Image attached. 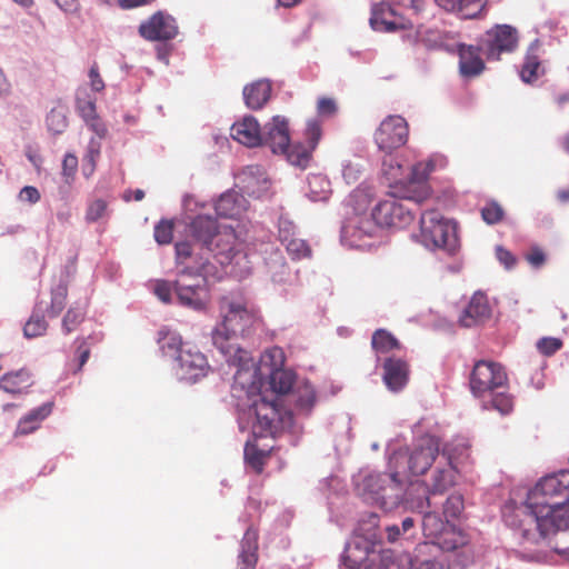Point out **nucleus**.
I'll return each mask as SVG.
<instances>
[{
	"label": "nucleus",
	"mask_w": 569,
	"mask_h": 569,
	"mask_svg": "<svg viewBox=\"0 0 569 569\" xmlns=\"http://www.w3.org/2000/svg\"><path fill=\"white\" fill-rule=\"evenodd\" d=\"M505 522L521 531L523 539L539 543L551 533L569 529V470L542 478L525 503L506 505Z\"/></svg>",
	"instance_id": "nucleus-1"
},
{
	"label": "nucleus",
	"mask_w": 569,
	"mask_h": 569,
	"mask_svg": "<svg viewBox=\"0 0 569 569\" xmlns=\"http://www.w3.org/2000/svg\"><path fill=\"white\" fill-rule=\"evenodd\" d=\"M238 337L239 335L230 332L221 325L212 331L213 346L230 366L238 368L234 373V381L244 388L247 382L254 383L257 370L253 368L249 353L239 347Z\"/></svg>",
	"instance_id": "nucleus-2"
},
{
	"label": "nucleus",
	"mask_w": 569,
	"mask_h": 569,
	"mask_svg": "<svg viewBox=\"0 0 569 569\" xmlns=\"http://www.w3.org/2000/svg\"><path fill=\"white\" fill-rule=\"evenodd\" d=\"M427 198L428 193L418 197H405L402 199L390 196L375 206L371 218L377 227L406 228L413 221L415 208H417Z\"/></svg>",
	"instance_id": "nucleus-3"
},
{
	"label": "nucleus",
	"mask_w": 569,
	"mask_h": 569,
	"mask_svg": "<svg viewBox=\"0 0 569 569\" xmlns=\"http://www.w3.org/2000/svg\"><path fill=\"white\" fill-rule=\"evenodd\" d=\"M420 241L428 249H452L456 244L455 226L437 210H427L420 217Z\"/></svg>",
	"instance_id": "nucleus-4"
},
{
	"label": "nucleus",
	"mask_w": 569,
	"mask_h": 569,
	"mask_svg": "<svg viewBox=\"0 0 569 569\" xmlns=\"http://www.w3.org/2000/svg\"><path fill=\"white\" fill-rule=\"evenodd\" d=\"M173 289L179 302L184 307L202 310L209 302L208 281L202 271H179Z\"/></svg>",
	"instance_id": "nucleus-5"
},
{
	"label": "nucleus",
	"mask_w": 569,
	"mask_h": 569,
	"mask_svg": "<svg viewBox=\"0 0 569 569\" xmlns=\"http://www.w3.org/2000/svg\"><path fill=\"white\" fill-rule=\"evenodd\" d=\"M508 383L505 368L495 361L479 360L475 363L469 378V386L475 397L481 398Z\"/></svg>",
	"instance_id": "nucleus-6"
},
{
	"label": "nucleus",
	"mask_w": 569,
	"mask_h": 569,
	"mask_svg": "<svg viewBox=\"0 0 569 569\" xmlns=\"http://www.w3.org/2000/svg\"><path fill=\"white\" fill-rule=\"evenodd\" d=\"M480 49L489 61H498L503 53H511L518 48L519 34L509 24H496L480 38Z\"/></svg>",
	"instance_id": "nucleus-7"
},
{
	"label": "nucleus",
	"mask_w": 569,
	"mask_h": 569,
	"mask_svg": "<svg viewBox=\"0 0 569 569\" xmlns=\"http://www.w3.org/2000/svg\"><path fill=\"white\" fill-rule=\"evenodd\" d=\"M250 412L253 415L251 429L256 439L274 437L280 430L282 418L274 400L261 397L253 401Z\"/></svg>",
	"instance_id": "nucleus-8"
},
{
	"label": "nucleus",
	"mask_w": 569,
	"mask_h": 569,
	"mask_svg": "<svg viewBox=\"0 0 569 569\" xmlns=\"http://www.w3.org/2000/svg\"><path fill=\"white\" fill-rule=\"evenodd\" d=\"M409 126L401 116H388L375 132V142L379 150L391 153L408 141Z\"/></svg>",
	"instance_id": "nucleus-9"
},
{
	"label": "nucleus",
	"mask_w": 569,
	"mask_h": 569,
	"mask_svg": "<svg viewBox=\"0 0 569 569\" xmlns=\"http://www.w3.org/2000/svg\"><path fill=\"white\" fill-rule=\"evenodd\" d=\"M207 250L214 253L221 264L240 263L247 258L244 243L239 240L234 229L230 226L219 227L213 243Z\"/></svg>",
	"instance_id": "nucleus-10"
},
{
	"label": "nucleus",
	"mask_w": 569,
	"mask_h": 569,
	"mask_svg": "<svg viewBox=\"0 0 569 569\" xmlns=\"http://www.w3.org/2000/svg\"><path fill=\"white\" fill-rule=\"evenodd\" d=\"M220 310L223 315L221 326L239 336L251 329L257 320L253 309L248 308L246 303L230 301L227 298L221 300Z\"/></svg>",
	"instance_id": "nucleus-11"
},
{
	"label": "nucleus",
	"mask_w": 569,
	"mask_h": 569,
	"mask_svg": "<svg viewBox=\"0 0 569 569\" xmlns=\"http://www.w3.org/2000/svg\"><path fill=\"white\" fill-rule=\"evenodd\" d=\"M322 136L321 124L318 120H309L307 122L305 139L307 146L300 142L292 143L287 153V160L295 167L300 169L308 168L312 152L316 150Z\"/></svg>",
	"instance_id": "nucleus-12"
},
{
	"label": "nucleus",
	"mask_w": 569,
	"mask_h": 569,
	"mask_svg": "<svg viewBox=\"0 0 569 569\" xmlns=\"http://www.w3.org/2000/svg\"><path fill=\"white\" fill-rule=\"evenodd\" d=\"M176 19L163 11H157L139 26L140 36L148 41H168L177 37Z\"/></svg>",
	"instance_id": "nucleus-13"
},
{
	"label": "nucleus",
	"mask_w": 569,
	"mask_h": 569,
	"mask_svg": "<svg viewBox=\"0 0 569 569\" xmlns=\"http://www.w3.org/2000/svg\"><path fill=\"white\" fill-rule=\"evenodd\" d=\"M440 452V441L435 436L421 437L409 456V469L413 475H423Z\"/></svg>",
	"instance_id": "nucleus-14"
},
{
	"label": "nucleus",
	"mask_w": 569,
	"mask_h": 569,
	"mask_svg": "<svg viewBox=\"0 0 569 569\" xmlns=\"http://www.w3.org/2000/svg\"><path fill=\"white\" fill-rule=\"evenodd\" d=\"M177 361L180 379L188 382H197L210 371L206 356L191 347L181 350Z\"/></svg>",
	"instance_id": "nucleus-15"
},
{
	"label": "nucleus",
	"mask_w": 569,
	"mask_h": 569,
	"mask_svg": "<svg viewBox=\"0 0 569 569\" xmlns=\"http://www.w3.org/2000/svg\"><path fill=\"white\" fill-rule=\"evenodd\" d=\"M260 146L268 147L273 153L287 156L292 143H290L288 121L283 117L276 116L264 126Z\"/></svg>",
	"instance_id": "nucleus-16"
},
{
	"label": "nucleus",
	"mask_w": 569,
	"mask_h": 569,
	"mask_svg": "<svg viewBox=\"0 0 569 569\" xmlns=\"http://www.w3.org/2000/svg\"><path fill=\"white\" fill-rule=\"evenodd\" d=\"M441 458L445 460V463H438L431 479L429 492L432 495L445 492L456 482L457 469L456 465L452 463V449L450 447L446 448L441 452Z\"/></svg>",
	"instance_id": "nucleus-17"
},
{
	"label": "nucleus",
	"mask_w": 569,
	"mask_h": 569,
	"mask_svg": "<svg viewBox=\"0 0 569 569\" xmlns=\"http://www.w3.org/2000/svg\"><path fill=\"white\" fill-rule=\"evenodd\" d=\"M490 313L487 297L482 292H476L459 317V323L465 328H470L487 320Z\"/></svg>",
	"instance_id": "nucleus-18"
},
{
	"label": "nucleus",
	"mask_w": 569,
	"mask_h": 569,
	"mask_svg": "<svg viewBox=\"0 0 569 569\" xmlns=\"http://www.w3.org/2000/svg\"><path fill=\"white\" fill-rule=\"evenodd\" d=\"M480 41L478 47L460 43L458 46L459 71L463 77L473 78L485 70V61L480 57Z\"/></svg>",
	"instance_id": "nucleus-19"
},
{
	"label": "nucleus",
	"mask_w": 569,
	"mask_h": 569,
	"mask_svg": "<svg viewBox=\"0 0 569 569\" xmlns=\"http://www.w3.org/2000/svg\"><path fill=\"white\" fill-rule=\"evenodd\" d=\"M409 365L400 358H387L383 362V382L391 391L401 390L408 382Z\"/></svg>",
	"instance_id": "nucleus-20"
},
{
	"label": "nucleus",
	"mask_w": 569,
	"mask_h": 569,
	"mask_svg": "<svg viewBox=\"0 0 569 569\" xmlns=\"http://www.w3.org/2000/svg\"><path fill=\"white\" fill-rule=\"evenodd\" d=\"M466 543V535L449 523L436 540L420 545L418 550L419 552H430L432 548H439L443 551H453Z\"/></svg>",
	"instance_id": "nucleus-21"
},
{
	"label": "nucleus",
	"mask_w": 569,
	"mask_h": 569,
	"mask_svg": "<svg viewBox=\"0 0 569 569\" xmlns=\"http://www.w3.org/2000/svg\"><path fill=\"white\" fill-rule=\"evenodd\" d=\"M230 131L231 137L243 146L253 148L261 144L262 132L257 119L252 116L233 123Z\"/></svg>",
	"instance_id": "nucleus-22"
},
{
	"label": "nucleus",
	"mask_w": 569,
	"mask_h": 569,
	"mask_svg": "<svg viewBox=\"0 0 569 569\" xmlns=\"http://www.w3.org/2000/svg\"><path fill=\"white\" fill-rule=\"evenodd\" d=\"M540 48L541 43L536 39L530 43L526 51L525 60L519 73L521 80L526 83L537 81L543 72L541 68Z\"/></svg>",
	"instance_id": "nucleus-23"
},
{
	"label": "nucleus",
	"mask_w": 569,
	"mask_h": 569,
	"mask_svg": "<svg viewBox=\"0 0 569 569\" xmlns=\"http://www.w3.org/2000/svg\"><path fill=\"white\" fill-rule=\"evenodd\" d=\"M247 201L243 196L229 191L220 196L217 200L214 209L219 217L227 219H236L240 217L247 209Z\"/></svg>",
	"instance_id": "nucleus-24"
},
{
	"label": "nucleus",
	"mask_w": 569,
	"mask_h": 569,
	"mask_svg": "<svg viewBox=\"0 0 569 569\" xmlns=\"http://www.w3.org/2000/svg\"><path fill=\"white\" fill-rule=\"evenodd\" d=\"M52 408L53 402L49 401L29 411L19 420L14 435L27 436L38 430L42 421L52 412Z\"/></svg>",
	"instance_id": "nucleus-25"
},
{
	"label": "nucleus",
	"mask_w": 569,
	"mask_h": 569,
	"mask_svg": "<svg viewBox=\"0 0 569 569\" xmlns=\"http://www.w3.org/2000/svg\"><path fill=\"white\" fill-rule=\"evenodd\" d=\"M271 83L268 80H258L243 88V99L248 108L261 109L270 99Z\"/></svg>",
	"instance_id": "nucleus-26"
},
{
	"label": "nucleus",
	"mask_w": 569,
	"mask_h": 569,
	"mask_svg": "<svg viewBox=\"0 0 569 569\" xmlns=\"http://www.w3.org/2000/svg\"><path fill=\"white\" fill-rule=\"evenodd\" d=\"M176 263L179 271L188 270L189 272L202 271L206 267V260L193 254L192 244L188 241H179L174 246Z\"/></svg>",
	"instance_id": "nucleus-27"
},
{
	"label": "nucleus",
	"mask_w": 569,
	"mask_h": 569,
	"mask_svg": "<svg viewBox=\"0 0 569 569\" xmlns=\"http://www.w3.org/2000/svg\"><path fill=\"white\" fill-rule=\"evenodd\" d=\"M218 229L217 221L209 216H197L190 223L192 237L201 242L206 249L213 243Z\"/></svg>",
	"instance_id": "nucleus-28"
},
{
	"label": "nucleus",
	"mask_w": 569,
	"mask_h": 569,
	"mask_svg": "<svg viewBox=\"0 0 569 569\" xmlns=\"http://www.w3.org/2000/svg\"><path fill=\"white\" fill-rule=\"evenodd\" d=\"M395 9L386 2L377 3L372 7L370 24L376 31L393 32L397 31V23L392 21Z\"/></svg>",
	"instance_id": "nucleus-29"
},
{
	"label": "nucleus",
	"mask_w": 569,
	"mask_h": 569,
	"mask_svg": "<svg viewBox=\"0 0 569 569\" xmlns=\"http://www.w3.org/2000/svg\"><path fill=\"white\" fill-rule=\"evenodd\" d=\"M33 383L32 376L29 370L20 369L3 375L0 379V389L8 393H22Z\"/></svg>",
	"instance_id": "nucleus-30"
},
{
	"label": "nucleus",
	"mask_w": 569,
	"mask_h": 569,
	"mask_svg": "<svg viewBox=\"0 0 569 569\" xmlns=\"http://www.w3.org/2000/svg\"><path fill=\"white\" fill-rule=\"evenodd\" d=\"M258 535L254 530L248 529L241 541L238 569H254L257 565Z\"/></svg>",
	"instance_id": "nucleus-31"
},
{
	"label": "nucleus",
	"mask_w": 569,
	"mask_h": 569,
	"mask_svg": "<svg viewBox=\"0 0 569 569\" xmlns=\"http://www.w3.org/2000/svg\"><path fill=\"white\" fill-rule=\"evenodd\" d=\"M291 399L298 412L309 413L317 400L316 390L308 381L299 382L291 391Z\"/></svg>",
	"instance_id": "nucleus-32"
},
{
	"label": "nucleus",
	"mask_w": 569,
	"mask_h": 569,
	"mask_svg": "<svg viewBox=\"0 0 569 569\" xmlns=\"http://www.w3.org/2000/svg\"><path fill=\"white\" fill-rule=\"evenodd\" d=\"M371 347L377 355L400 350V341L388 330L377 329L371 338Z\"/></svg>",
	"instance_id": "nucleus-33"
},
{
	"label": "nucleus",
	"mask_w": 569,
	"mask_h": 569,
	"mask_svg": "<svg viewBox=\"0 0 569 569\" xmlns=\"http://www.w3.org/2000/svg\"><path fill=\"white\" fill-rule=\"evenodd\" d=\"M295 381V373L283 368L271 371L269 373V385L271 389L278 395H286L292 391Z\"/></svg>",
	"instance_id": "nucleus-34"
},
{
	"label": "nucleus",
	"mask_w": 569,
	"mask_h": 569,
	"mask_svg": "<svg viewBox=\"0 0 569 569\" xmlns=\"http://www.w3.org/2000/svg\"><path fill=\"white\" fill-rule=\"evenodd\" d=\"M158 345L164 356L178 357L180 351L183 350L181 337L170 330H160Z\"/></svg>",
	"instance_id": "nucleus-35"
},
{
	"label": "nucleus",
	"mask_w": 569,
	"mask_h": 569,
	"mask_svg": "<svg viewBox=\"0 0 569 569\" xmlns=\"http://www.w3.org/2000/svg\"><path fill=\"white\" fill-rule=\"evenodd\" d=\"M492 397L489 401L483 402L482 407L486 410L493 409L501 416H508L513 411L515 400L508 392H491Z\"/></svg>",
	"instance_id": "nucleus-36"
},
{
	"label": "nucleus",
	"mask_w": 569,
	"mask_h": 569,
	"mask_svg": "<svg viewBox=\"0 0 569 569\" xmlns=\"http://www.w3.org/2000/svg\"><path fill=\"white\" fill-rule=\"evenodd\" d=\"M269 458V451L259 449L257 445L247 442L244 446V460L256 473L263 471L267 459Z\"/></svg>",
	"instance_id": "nucleus-37"
},
{
	"label": "nucleus",
	"mask_w": 569,
	"mask_h": 569,
	"mask_svg": "<svg viewBox=\"0 0 569 569\" xmlns=\"http://www.w3.org/2000/svg\"><path fill=\"white\" fill-rule=\"evenodd\" d=\"M449 525V520L445 522L437 512H426L422 518V531L423 535L432 540L442 532V530Z\"/></svg>",
	"instance_id": "nucleus-38"
},
{
	"label": "nucleus",
	"mask_w": 569,
	"mask_h": 569,
	"mask_svg": "<svg viewBox=\"0 0 569 569\" xmlns=\"http://www.w3.org/2000/svg\"><path fill=\"white\" fill-rule=\"evenodd\" d=\"M68 297V286L66 282H60L51 290V302L48 309L50 317H58L66 307Z\"/></svg>",
	"instance_id": "nucleus-39"
},
{
	"label": "nucleus",
	"mask_w": 569,
	"mask_h": 569,
	"mask_svg": "<svg viewBox=\"0 0 569 569\" xmlns=\"http://www.w3.org/2000/svg\"><path fill=\"white\" fill-rule=\"evenodd\" d=\"M47 126L52 133H62L68 127L67 109L64 107L52 108L47 116Z\"/></svg>",
	"instance_id": "nucleus-40"
},
{
	"label": "nucleus",
	"mask_w": 569,
	"mask_h": 569,
	"mask_svg": "<svg viewBox=\"0 0 569 569\" xmlns=\"http://www.w3.org/2000/svg\"><path fill=\"white\" fill-rule=\"evenodd\" d=\"M417 40L428 49L440 48L445 42V36L437 29L418 28L416 31Z\"/></svg>",
	"instance_id": "nucleus-41"
},
{
	"label": "nucleus",
	"mask_w": 569,
	"mask_h": 569,
	"mask_svg": "<svg viewBox=\"0 0 569 569\" xmlns=\"http://www.w3.org/2000/svg\"><path fill=\"white\" fill-rule=\"evenodd\" d=\"M86 310L82 307H70L62 319V330L66 335L74 331L84 320Z\"/></svg>",
	"instance_id": "nucleus-42"
},
{
	"label": "nucleus",
	"mask_w": 569,
	"mask_h": 569,
	"mask_svg": "<svg viewBox=\"0 0 569 569\" xmlns=\"http://www.w3.org/2000/svg\"><path fill=\"white\" fill-rule=\"evenodd\" d=\"M286 356L280 347L267 349L261 357V365L269 368L270 372L281 369L284 366Z\"/></svg>",
	"instance_id": "nucleus-43"
},
{
	"label": "nucleus",
	"mask_w": 569,
	"mask_h": 569,
	"mask_svg": "<svg viewBox=\"0 0 569 569\" xmlns=\"http://www.w3.org/2000/svg\"><path fill=\"white\" fill-rule=\"evenodd\" d=\"M367 557V550L360 549L358 546L349 543L345 549L342 560L347 568L356 569L362 565Z\"/></svg>",
	"instance_id": "nucleus-44"
},
{
	"label": "nucleus",
	"mask_w": 569,
	"mask_h": 569,
	"mask_svg": "<svg viewBox=\"0 0 569 569\" xmlns=\"http://www.w3.org/2000/svg\"><path fill=\"white\" fill-rule=\"evenodd\" d=\"M48 329V323L43 316L32 315L23 328V333L27 338H36L44 335Z\"/></svg>",
	"instance_id": "nucleus-45"
},
{
	"label": "nucleus",
	"mask_w": 569,
	"mask_h": 569,
	"mask_svg": "<svg viewBox=\"0 0 569 569\" xmlns=\"http://www.w3.org/2000/svg\"><path fill=\"white\" fill-rule=\"evenodd\" d=\"M173 221L172 220H160L154 227V240L159 244H169L173 238Z\"/></svg>",
	"instance_id": "nucleus-46"
},
{
	"label": "nucleus",
	"mask_w": 569,
	"mask_h": 569,
	"mask_svg": "<svg viewBox=\"0 0 569 569\" xmlns=\"http://www.w3.org/2000/svg\"><path fill=\"white\" fill-rule=\"evenodd\" d=\"M100 156V142L91 139L88 146L87 154L84 156L83 171L87 177H90L96 170V163Z\"/></svg>",
	"instance_id": "nucleus-47"
},
{
	"label": "nucleus",
	"mask_w": 569,
	"mask_h": 569,
	"mask_svg": "<svg viewBox=\"0 0 569 569\" xmlns=\"http://www.w3.org/2000/svg\"><path fill=\"white\" fill-rule=\"evenodd\" d=\"M289 254L292 256L293 259L307 258L311 254V250L308 243L297 237H293L290 241L284 244Z\"/></svg>",
	"instance_id": "nucleus-48"
},
{
	"label": "nucleus",
	"mask_w": 569,
	"mask_h": 569,
	"mask_svg": "<svg viewBox=\"0 0 569 569\" xmlns=\"http://www.w3.org/2000/svg\"><path fill=\"white\" fill-rule=\"evenodd\" d=\"M503 216L505 211L502 207L495 201L487 203L481 209V217L488 224H496L500 222L503 219Z\"/></svg>",
	"instance_id": "nucleus-49"
},
{
	"label": "nucleus",
	"mask_w": 569,
	"mask_h": 569,
	"mask_svg": "<svg viewBox=\"0 0 569 569\" xmlns=\"http://www.w3.org/2000/svg\"><path fill=\"white\" fill-rule=\"evenodd\" d=\"M463 498L460 495H451L447 498L446 503L443 506V513L449 520V518L456 519L458 518L463 510Z\"/></svg>",
	"instance_id": "nucleus-50"
},
{
	"label": "nucleus",
	"mask_w": 569,
	"mask_h": 569,
	"mask_svg": "<svg viewBox=\"0 0 569 569\" xmlns=\"http://www.w3.org/2000/svg\"><path fill=\"white\" fill-rule=\"evenodd\" d=\"M381 569H410L411 566V559L408 556L392 557L389 552L381 556Z\"/></svg>",
	"instance_id": "nucleus-51"
},
{
	"label": "nucleus",
	"mask_w": 569,
	"mask_h": 569,
	"mask_svg": "<svg viewBox=\"0 0 569 569\" xmlns=\"http://www.w3.org/2000/svg\"><path fill=\"white\" fill-rule=\"evenodd\" d=\"M108 203L103 199H96L88 204L86 220L89 223L98 221L107 211Z\"/></svg>",
	"instance_id": "nucleus-52"
},
{
	"label": "nucleus",
	"mask_w": 569,
	"mask_h": 569,
	"mask_svg": "<svg viewBox=\"0 0 569 569\" xmlns=\"http://www.w3.org/2000/svg\"><path fill=\"white\" fill-rule=\"evenodd\" d=\"M436 3L447 11H465L471 6L480 8V0H435Z\"/></svg>",
	"instance_id": "nucleus-53"
},
{
	"label": "nucleus",
	"mask_w": 569,
	"mask_h": 569,
	"mask_svg": "<svg viewBox=\"0 0 569 569\" xmlns=\"http://www.w3.org/2000/svg\"><path fill=\"white\" fill-rule=\"evenodd\" d=\"M561 347L562 341L553 337H545L537 342V349L539 352L548 357L555 355L558 350L561 349Z\"/></svg>",
	"instance_id": "nucleus-54"
},
{
	"label": "nucleus",
	"mask_w": 569,
	"mask_h": 569,
	"mask_svg": "<svg viewBox=\"0 0 569 569\" xmlns=\"http://www.w3.org/2000/svg\"><path fill=\"white\" fill-rule=\"evenodd\" d=\"M76 343H77L76 357L78 360V365L73 371L78 372L82 369V367L88 361L91 350H90V346H89L87 339H84V338H78L76 340Z\"/></svg>",
	"instance_id": "nucleus-55"
},
{
	"label": "nucleus",
	"mask_w": 569,
	"mask_h": 569,
	"mask_svg": "<svg viewBox=\"0 0 569 569\" xmlns=\"http://www.w3.org/2000/svg\"><path fill=\"white\" fill-rule=\"evenodd\" d=\"M77 110L83 121H87L91 117H94L97 113L96 102L92 100L86 99H77Z\"/></svg>",
	"instance_id": "nucleus-56"
},
{
	"label": "nucleus",
	"mask_w": 569,
	"mask_h": 569,
	"mask_svg": "<svg viewBox=\"0 0 569 569\" xmlns=\"http://www.w3.org/2000/svg\"><path fill=\"white\" fill-rule=\"evenodd\" d=\"M173 284H171L169 281L166 280H158L154 284V295L166 303H169L171 301V295H172Z\"/></svg>",
	"instance_id": "nucleus-57"
},
{
	"label": "nucleus",
	"mask_w": 569,
	"mask_h": 569,
	"mask_svg": "<svg viewBox=\"0 0 569 569\" xmlns=\"http://www.w3.org/2000/svg\"><path fill=\"white\" fill-rule=\"evenodd\" d=\"M317 111L322 117L333 116L337 112L336 101L331 98H320L317 103Z\"/></svg>",
	"instance_id": "nucleus-58"
},
{
	"label": "nucleus",
	"mask_w": 569,
	"mask_h": 569,
	"mask_svg": "<svg viewBox=\"0 0 569 569\" xmlns=\"http://www.w3.org/2000/svg\"><path fill=\"white\" fill-rule=\"evenodd\" d=\"M496 257L506 269H512L517 263V258L502 246L496 248Z\"/></svg>",
	"instance_id": "nucleus-59"
},
{
	"label": "nucleus",
	"mask_w": 569,
	"mask_h": 569,
	"mask_svg": "<svg viewBox=\"0 0 569 569\" xmlns=\"http://www.w3.org/2000/svg\"><path fill=\"white\" fill-rule=\"evenodd\" d=\"M18 198L22 202L34 204L40 201L41 196L36 187L26 186L20 190Z\"/></svg>",
	"instance_id": "nucleus-60"
},
{
	"label": "nucleus",
	"mask_w": 569,
	"mask_h": 569,
	"mask_svg": "<svg viewBox=\"0 0 569 569\" xmlns=\"http://www.w3.org/2000/svg\"><path fill=\"white\" fill-rule=\"evenodd\" d=\"M89 83L93 91L101 92L104 89V81L100 76L99 67L94 62L89 70Z\"/></svg>",
	"instance_id": "nucleus-61"
},
{
	"label": "nucleus",
	"mask_w": 569,
	"mask_h": 569,
	"mask_svg": "<svg viewBox=\"0 0 569 569\" xmlns=\"http://www.w3.org/2000/svg\"><path fill=\"white\" fill-rule=\"evenodd\" d=\"M78 168V158L72 153H67L62 161V173L67 178H72Z\"/></svg>",
	"instance_id": "nucleus-62"
},
{
	"label": "nucleus",
	"mask_w": 569,
	"mask_h": 569,
	"mask_svg": "<svg viewBox=\"0 0 569 569\" xmlns=\"http://www.w3.org/2000/svg\"><path fill=\"white\" fill-rule=\"evenodd\" d=\"M433 168H435V164L432 161L418 162L412 168V174L416 179L423 180L429 176V173L433 170Z\"/></svg>",
	"instance_id": "nucleus-63"
},
{
	"label": "nucleus",
	"mask_w": 569,
	"mask_h": 569,
	"mask_svg": "<svg viewBox=\"0 0 569 569\" xmlns=\"http://www.w3.org/2000/svg\"><path fill=\"white\" fill-rule=\"evenodd\" d=\"M84 122L99 138L106 137L108 132L107 127L98 114Z\"/></svg>",
	"instance_id": "nucleus-64"
}]
</instances>
